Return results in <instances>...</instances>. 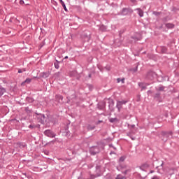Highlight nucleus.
Here are the masks:
<instances>
[{
	"label": "nucleus",
	"instance_id": "nucleus-15",
	"mask_svg": "<svg viewBox=\"0 0 179 179\" xmlns=\"http://www.w3.org/2000/svg\"><path fill=\"white\" fill-rule=\"evenodd\" d=\"M166 27L168 29H173V28H174V24H166Z\"/></svg>",
	"mask_w": 179,
	"mask_h": 179
},
{
	"label": "nucleus",
	"instance_id": "nucleus-23",
	"mask_svg": "<svg viewBox=\"0 0 179 179\" xmlns=\"http://www.w3.org/2000/svg\"><path fill=\"white\" fill-rule=\"evenodd\" d=\"M150 76H153V73H149L148 75V79H152V78H150Z\"/></svg>",
	"mask_w": 179,
	"mask_h": 179
},
{
	"label": "nucleus",
	"instance_id": "nucleus-11",
	"mask_svg": "<svg viewBox=\"0 0 179 179\" xmlns=\"http://www.w3.org/2000/svg\"><path fill=\"white\" fill-rule=\"evenodd\" d=\"M31 82V79L27 78L24 82L22 83L21 86H24V83H30Z\"/></svg>",
	"mask_w": 179,
	"mask_h": 179
},
{
	"label": "nucleus",
	"instance_id": "nucleus-27",
	"mask_svg": "<svg viewBox=\"0 0 179 179\" xmlns=\"http://www.w3.org/2000/svg\"><path fill=\"white\" fill-rule=\"evenodd\" d=\"M22 72H23V71L22 69L18 70V73H22Z\"/></svg>",
	"mask_w": 179,
	"mask_h": 179
},
{
	"label": "nucleus",
	"instance_id": "nucleus-6",
	"mask_svg": "<svg viewBox=\"0 0 179 179\" xmlns=\"http://www.w3.org/2000/svg\"><path fill=\"white\" fill-rule=\"evenodd\" d=\"M163 164H164V162L162 161V164L156 167L157 173L159 174H164V168H163Z\"/></svg>",
	"mask_w": 179,
	"mask_h": 179
},
{
	"label": "nucleus",
	"instance_id": "nucleus-40",
	"mask_svg": "<svg viewBox=\"0 0 179 179\" xmlns=\"http://www.w3.org/2000/svg\"><path fill=\"white\" fill-rule=\"evenodd\" d=\"M131 139L134 141L135 138H131Z\"/></svg>",
	"mask_w": 179,
	"mask_h": 179
},
{
	"label": "nucleus",
	"instance_id": "nucleus-19",
	"mask_svg": "<svg viewBox=\"0 0 179 179\" xmlns=\"http://www.w3.org/2000/svg\"><path fill=\"white\" fill-rule=\"evenodd\" d=\"M96 178V176L94 174H90V178L89 179H94Z\"/></svg>",
	"mask_w": 179,
	"mask_h": 179
},
{
	"label": "nucleus",
	"instance_id": "nucleus-33",
	"mask_svg": "<svg viewBox=\"0 0 179 179\" xmlns=\"http://www.w3.org/2000/svg\"><path fill=\"white\" fill-rule=\"evenodd\" d=\"M131 128H135V124L131 125Z\"/></svg>",
	"mask_w": 179,
	"mask_h": 179
},
{
	"label": "nucleus",
	"instance_id": "nucleus-20",
	"mask_svg": "<svg viewBox=\"0 0 179 179\" xmlns=\"http://www.w3.org/2000/svg\"><path fill=\"white\" fill-rule=\"evenodd\" d=\"M127 12H128V9L124 8L122 10V15H127Z\"/></svg>",
	"mask_w": 179,
	"mask_h": 179
},
{
	"label": "nucleus",
	"instance_id": "nucleus-1",
	"mask_svg": "<svg viewBox=\"0 0 179 179\" xmlns=\"http://www.w3.org/2000/svg\"><path fill=\"white\" fill-rule=\"evenodd\" d=\"M173 138V131H162L161 132V139L163 142H167L169 139Z\"/></svg>",
	"mask_w": 179,
	"mask_h": 179
},
{
	"label": "nucleus",
	"instance_id": "nucleus-22",
	"mask_svg": "<svg viewBox=\"0 0 179 179\" xmlns=\"http://www.w3.org/2000/svg\"><path fill=\"white\" fill-rule=\"evenodd\" d=\"M116 179H124V176H122L121 175H117L116 177Z\"/></svg>",
	"mask_w": 179,
	"mask_h": 179
},
{
	"label": "nucleus",
	"instance_id": "nucleus-41",
	"mask_svg": "<svg viewBox=\"0 0 179 179\" xmlns=\"http://www.w3.org/2000/svg\"><path fill=\"white\" fill-rule=\"evenodd\" d=\"M60 99H62V96H60Z\"/></svg>",
	"mask_w": 179,
	"mask_h": 179
},
{
	"label": "nucleus",
	"instance_id": "nucleus-25",
	"mask_svg": "<svg viewBox=\"0 0 179 179\" xmlns=\"http://www.w3.org/2000/svg\"><path fill=\"white\" fill-rule=\"evenodd\" d=\"M143 167H146V168H148V167H149V164H144L143 165Z\"/></svg>",
	"mask_w": 179,
	"mask_h": 179
},
{
	"label": "nucleus",
	"instance_id": "nucleus-28",
	"mask_svg": "<svg viewBox=\"0 0 179 179\" xmlns=\"http://www.w3.org/2000/svg\"><path fill=\"white\" fill-rule=\"evenodd\" d=\"M109 146H110V148H113V149H115V150L116 149L114 146H113V144H110Z\"/></svg>",
	"mask_w": 179,
	"mask_h": 179
},
{
	"label": "nucleus",
	"instance_id": "nucleus-29",
	"mask_svg": "<svg viewBox=\"0 0 179 179\" xmlns=\"http://www.w3.org/2000/svg\"><path fill=\"white\" fill-rule=\"evenodd\" d=\"M101 122H103V120H99V121H98L97 124H100Z\"/></svg>",
	"mask_w": 179,
	"mask_h": 179
},
{
	"label": "nucleus",
	"instance_id": "nucleus-35",
	"mask_svg": "<svg viewBox=\"0 0 179 179\" xmlns=\"http://www.w3.org/2000/svg\"><path fill=\"white\" fill-rule=\"evenodd\" d=\"M131 2H135V0H131Z\"/></svg>",
	"mask_w": 179,
	"mask_h": 179
},
{
	"label": "nucleus",
	"instance_id": "nucleus-31",
	"mask_svg": "<svg viewBox=\"0 0 179 179\" xmlns=\"http://www.w3.org/2000/svg\"><path fill=\"white\" fill-rule=\"evenodd\" d=\"M152 179H159V178L157 176H155Z\"/></svg>",
	"mask_w": 179,
	"mask_h": 179
},
{
	"label": "nucleus",
	"instance_id": "nucleus-10",
	"mask_svg": "<svg viewBox=\"0 0 179 179\" xmlns=\"http://www.w3.org/2000/svg\"><path fill=\"white\" fill-rule=\"evenodd\" d=\"M59 2L61 3V5L63 6L64 10L66 12H68V9L66 8V6H65V3L62 0H59Z\"/></svg>",
	"mask_w": 179,
	"mask_h": 179
},
{
	"label": "nucleus",
	"instance_id": "nucleus-4",
	"mask_svg": "<svg viewBox=\"0 0 179 179\" xmlns=\"http://www.w3.org/2000/svg\"><path fill=\"white\" fill-rule=\"evenodd\" d=\"M36 118H38V120H41L40 122H41V124L44 123V121H45V120H47V117L43 113H36Z\"/></svg>",
	"mask_w": 179,
	"mask_h": 179
},
{
	"label": "nucleus",
	"instance_id": "nucleus-24",
	"mask_svg": "<svg viewBox=\"0 0 179 179\" xmlns=\"http://www.w3.org/2000/svg\"><path fill=\"white\" fill-rule=\"evenodd\" d=\"M20 5H24V0H20Z\"/></svg>",
	"mask_w": 179,
	"mask_h": 179
},
{
	"label": "nucleus",
	"instance_id": "nucleus-18",
	"mask_svg": "<svg viewBox=\"0 0 179 179\" xmlns=\"http://www.w3.org/2000/svg\"><path fill=\"white\" fill-rule=\"evenodd\" d=\"M125 160V157H120L119 159V162H124Z\"/></svg>",
	"mask_w": 179,
	"mask_h": 179
},
{
	"label": "nucleus",
	"instance_id": "nucleus-13",
	"mask_svg": "<svg viewBox=\"0 0 179 179\" xmlns=\"http://www.w3.org/2000/svg\"><path fill=\"white\" fill-rule=\"evenodd\" d=\"M96 127L92 126L90 124H88L87 127V129H88V131H93V129H94Z\"/></svg>",
	"mask_w": 179,
	"mask_h": 179
},
{
	"label": "nucleus",
	"instance_id": "nucleus-12",
	"mask_svg": "<svg viewBox=\"0 0 179 179\" xmlns=\"http://www.w3.org/2000/svg\"><path fill=\"white\" fill-rule=\"evenodd\" d=\"M138 13L141 17H143V10H142L141 8H138Z\"/></svg>",
	"mask_w": 179,
	"mask_h": 179
},
{
	"label": "nucleus",
	"instance_id": "nucleus-43",
	"mask_svg": "<svg viewBox=\"0 0 179 179\" xmlns=\"http://www.w3.org/2000/svg\"><path fill=\"white\" fill-rule=\"evenodd\" d=\"M113 152H110V155H112Z\"/></svg>",
	"mask_w": 179,
	"mask_h": 179
},
{
	"label": "nucleus",
	"instance_id": "nucleus-17",
	"mask_svg": "<svg viewBox=\"0 0 179 179\" xmlns=\"http://www.w3.org/2000/svg\"><path fill=\"white\" fill-rule=\"evenodd\" d=\"M30 129H34V128H36V126L35 124H30L29 127Z\"/></svg>",
	"mask_w": 179,
	"mask_h": 179
},
{
	"label": "nucleus",
	"instance_id": "nucleus-38",
	"mask_svg": "<svg viewBox=\"0 0 179 179\" xmlns=\"http://www.w3.org/2000/svg\"><path fill=\"white\" fill-rule=\"evenodd\" d=\"M122 83H124V79H123V80H122Z\"/></svg>",
	"mask_w": 179,
	"mask_h": 179
},
{
	"label": "nucleus",
	"instance_id": "nucleus-32",
	"mask_svg": "<svg viewBox=\"0 0 179 179\" xmlns=\"http://www.w3.org/2000/svg\"><path fill=\"white\" fill-rule=\"evenodd\" d=\"M26 111H27H27H30V110H29V108H26Z\"/></svg>",
	"mask_w": 179,
	"mask_h": 179
},
{
	"label": "nucleus",
	"instance_id": "nucleus-37",
	"mask_svg": "<svg viewBox=\"0 0 179 179\" xmlns=\"http://www.w3.org/2000/svg\"><path fill=\"white\" fill-rule=\"evenodd\" d=\"M66 58H68V56H66V57H65V59H66Z\"/></svg>",
	"mask_w": 179,
	"mask_h": 179
},
{
	"label": "nucleus",
	"instance_id": "nucleus-26",
	"mask_svg": "<svg viewBox=\"0 0 179 179\" xmlns=\"http://www.w3.org/2000/svg\"><path fill=\"white\" fill-rule=\"evenodd\" d=\"M95 176H96V178H97V177H101V174H100V173H96V174H95Z\"/></svg>",
	"mask_w": 179,
	"mask_h": 179
},
{
	"label": "nucleus",
	"instance_id": "nucleus-2",
	"mask_svg": "<svg viewBox=\"0 0 179 179\" xmlns=\"http://www.w3.org/2000/svg\"><path fill=\"white\" fill-rule=\"evenodd\" d=\"M43 134L45 136H48V138H55L57 136V134L51 129L45 130Z\"/></svg>",
	"mask_w": 179,
	"mask_h": 179
},
{
	"label": "nucleus",
	"instance_id": "nucleus-42",
	"mask_svg": "<svg viewBox=\"0 0 179 179\" xmlns=\"http://www.w3.org/2000/svg\"><path fill=\"white\" fill-rule=\"evenodd\" d=\"M150 173H153V171H151Z\"/></svg>",
	"mask_w": 179,
	"mask_h": 179
},
{
	"label": "nucleus",
	"instance_id": "nucleus-14",
	"mask_svg": "<svg viewBox=\"0 0 179 179\" xmlns=\"http://www.w3.org/2000/svg\"><path fill=\"white\" fill-rule=\"evenodd\" d=\"M50 76V73H42V78H48Z\"/></svg>",
	"mask_w": 179,
	"mask_h": 179
},
{
	"label": "nucleus",
	"instance_id": "nucleus-30",
	"mask_svg": "<svg viewBox=\"0 0 179 179\" xmlns=\"http://www.w3.org/2000/svg\"><path fill=\"white\" fill-rule=\"evenodd\" d=\"M123 173L124 174H127V173H128V170L124 171Z\"/></svg>",
	"mask_w": 179,
	"mask_h": 179
},
{
	"label": "nucleus",
	"instance_id": "nucleus-34",
	"mask_svg": "<svg viewBox=\"0 0 179 179\" xmlns=\"http://www.w3.org/2000/svg\"><path fill=\"white\" fill-rule=\"evenodd\" d=\"M22 71H23V72H26V69H22Z\"/></svg>",
	"mask_w": 179,
	"mask_h": 179
},
{
	"label": "nucleus",
	"instance_id": "nucleus-5",
	"mask_svg": "<svg viewBox=\"0 0 179 179\" xmlns=\"http://www.w3.org/2000/svg\"><path fill=\"white\" fill-rule=\"evenodd\" d=\"M90 152L92 156H94L95 155H97V153H100V149L97 146L92 147L90 148Z\"/></svg>",
	"mask_w": 179,
	"mask_h": 179
},
{
	"label": "nucleus",
	"instance_id": "nucleus-36",
	"mask_svg": "<svg viewBox=\"0 0 179 179\" xmlns=\"http://www.w3.org/2000/svg\"><path fill=\"white\" fill-rule=\"evenodd\" d=\"M117 82L120 83V78L117 79Z\"/></svg>",
	"mask_w": 179,
	"mask_h": 179
},
{
	"label": "nucleus",
	"instance_id": "nucleus-39",
	"mask_svg": "<svg viewBox=\"0 0 179 179\" xmlns=\"http://www.w3.org/2000/svg\"><path fill=\"white\" fill-rule=\"evenodd\" d=\"M55 68H56L57 69H58V67H57V66H55Z\"/></svg>",
	"mask_w": 179,
	"mask_h": 179
},
{
	"label": "nucleus",
	"instance_id": "nucleus-21",
	"mask_svg": "<svg viewBox=\"0 0 179 179\" xmlns=\"http://www.w3.org/2000/svg\"><path fill=\"white\" fill-rule=\"evenodd\" d=\"M157 90H159V92H163V90H164V87L162 86L158 87Z\"/></svg>",
	"mask_w": 179,
	"mask_h": 179
},
{
	"label": "nucleus",
	"instance_id": "nucleus-16",
	"mask_svg": "<svg viewBox=\"0 0 179 179\" xmlns=\"http://www.w3.org/2000/svg\"><path fill=\"white\" fill-rule=\"evenodd\" d=\"M99 106H101L99 108L100 110H101V109L104 108V107H106V103L104 102H101V103H99Z\"/></svg>",
	"mask_w": 179,
	"mask_h": 179
},
{
	"label": "nucleus",
	"instance_id": "nucleus-3",
	"mask_svg": "<svg viewBox=\"0 0 179 179\" xmlns=\"http://www.w3.org/2000/svg\"><path fill=\"white\" fill-rule=\"evenodd\" d=\"M126 103H128V100L117 101V108H118V111H121V108H122L123 106H125Z\"/></svg>",
	"mask_w": 179,
	"mask_h": 179
},
{
	"label": "nucleus",
	"instance_id": "nucleus-7",
	"mask_svg": "<svg viewBox=\"0 0 179 179\" xmlns=\"http://www.w3.org/2000/svg\"><path fill=\"white\" fill-rule=\"evenodd\" d=\"M108 103H109V108H110V110H112L113 107H114V100L109 99Z\"/></svg>",
	"mask_w": 179,
	"mask_h": 179
},
{
	"label": "nucleus",
	"instance_id": "nucleus-8",
	"mask_svg": "<svg viewBox=\"0 0 179 179\" xmlns=\"http://www.w3.org/2000/svg\"><path fill=\"white\" fill-rule=\"evenodd\" d=\"M109 121L113 124L114 122H118L120 120L117 117H110Z\"/></svg>",
	"mask_w": 179,
	"mask_h": 179
},
{
	"label": "nucleus",
	"instance_id": "nucleus-44",
	"mask_svg": "<svg viewBox=\"0 0 179 179\" xmlns=\"http://www.w3.org/2000/svg\"><path fill=\"white\" fill-rule=\"evenodd\" d=\"M78 179H80V178H78Z\"/></svg>",
	"mask_w": 179,
	"mask_h": 179
},
{
	"label": "nucleus",
	"instance_id": "nucleus-9",
	"mask_svg": "<svg viewBox=\"0 0 179 179\" xmlns=\"http://www.w3.org/2000/svg\"><path fill=\"white\" fill-rule=\"evenodd\" d=\"M6 93V90L3 87H0V96H3Z\"/></svg>",
	"mask_w": 179,
	"mask_h": 179
}]
</instances>
